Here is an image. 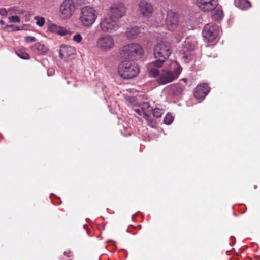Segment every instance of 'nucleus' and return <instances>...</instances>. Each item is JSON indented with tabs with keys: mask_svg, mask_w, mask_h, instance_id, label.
Masks as SVG:
<instances>
[{
	"mask_svg": "<svg viewBox=\"0 0 260 260\" xmlns=\"http://www.w3.org/2000/svg\"><path fill=\"white\" fill-rule=\"evenodd\" d=\"M157 67L150 69L149 73L151 77L157 78V82L164 85L177 79L181 72V66L175 61H170L169 69L159 70Z\"/></svg>",
	"mask_w": 260,
	"mask_h": 260,
	"instance_id": "f257e3e1",
	"label": "nucleus"
},
{
	"mask_svg": "<svg viewBox=\"0 0 260 260\" xmlns=\"http://www.w3.org/2000/svg\"><path fill=\"white\" fill-rule=\"evenodd\" d=\"M171 52V46L169 42L166 41L158 42L154 48V55L156 59L154 62V66L157 68L162 67Z\"/></svg>",
	"mask_w": 260,
	"mask_h": 260,
	"instance_id": "f03ea898",
	"label": "nucleus"
},
{
	"mask_svg": "<svg viewBox=\"0 0 260 260\" xmlns=\"http://www.w3.org/2000/svg\"><path fill=\"white\" fill-rule=\"evenodd\" d=\"M142 46L138 43H131L123 46L120 51V58L123 59L137 60L143 55Z\"/></svg>",
	"mask_w": 260,
	"mask_h": 260,
	"instance_id": "7ed1b4c3",
	"label": "nucleus"
},
{
	"mask_svg": "<svg viewBox=\"0 0 260 260\" xmlns=\"http://www.w3.org/2000/svg\"><path fill=\"white\" fill-rule=\"evenodd\" d=\"M98 17V13L94 8L85 6L80 10L79 20L83 26L90 28L95 23Z\"/></svg>",
	"mask_w": 260,
	"mask_h": 260,
	"instance_id": "20e7f679",
	"label": "nucleus"
},
{
	"mask_svg": "<svg viewBox=\"0 0 260 260\" xmlns=\"http://www.w3.org/2000/svg\"><path fill=\"white\" fill-rule=\"evenodd\" d=\"M98 27L103 32L111 33L116 31L119 26L115 19L106 14L100 18Z\"/></svg>",
	"mask_w": 260,
	"mask_h": 260,
	"instance_id": "39448f33",
	"label": "nucleus"
},
{
	"mask_svg": "<svg viewBox=\"0 0 260 260\" xmlns=\"http://www.w3.org/2000/svg\"><path fill=\"white\" fill-rule=\"evenodd\" d=\"M118 73L123 79H131L137 76L139 73V68L134 63L123 61L118 66Z\"/></svg>",
	"mask_w": 260,
	"mask_h": 260,
	"instance_id": "423d86ee",
	"label": "nucleus"
},
{
	"mask_svg": "<svg viewBox=\"0 0 260 260\" xmlns=\"http://www.w3.org/2000/svg\"><path fill=\"white\" fill-rule=\"evenodd\" d=\"M196 46V41L190 38H187L181 48L179 50V55L185 62H188L192 59L191 51Z\"/></svg>",
	"mask_w": 260,
	"mask_h": 260,
	"instance_id": "0eeeda50",
	"label": "nucleus"
},
{
	"mask_svg": "<svg viewBox=\"0 0 260 260\" xmlns=\"http://www.w3.org/2000/svg\"><path fill=\"white\" fill-rule=\"evenodd\" d=\"M114 40L112 36L107 34L101 35L96 40V46L101 51L107 52L114 46Z\"/></svg>",
	"mask_w": 260,
	"mask_h": 260,
	"instance_id": "6e6552de",
	"label": "nucleus"
},
{
	"mask_svg": "<svg viewBox=\"0 0 260 260\" xmlns=\"http://www.w3.org/2000/svg\"><path fill=\"white\" fill-rule=\"evenodd\" d=\"M76 7L72 0H64L59 6V12L63 19H69L74 14Z\"/></svg>",
	"mask_w": 260,
	"mask_h": 260,
	"instance_id": "1a4fd4ad",
	"label": "nucleus"
},
{
	"mask_svg": "<svg viewBox=\"0 0 260 260\" xmlns=\"http://www.w3.org/2000/svg\"><path fill=\"white\" fill-rule=\"evenodd\" d=\"M126 9L124 5L121 2L112 4L109 9L108 14L114 19H119L126 14Z\"/></svg>",
	"mask_w": 260,
	"mask_h": 260,
	"instance_id": "9d476101",
	"label": "nucleus"
},
{
	"mask_svg": "<svg viewBox=\"0 0 260 260\" xmlns=\"http://www.w3.org/2000/svg\"><path fill=\"white\" fill-rule=\"evenodd\" d=\"M198 8L204 12H211L219 6V0H196Z\"/></svg>",
	"mask_w": 260,
	"mask_h": 260,
	"instance_id": "9b49d317",
	"label": "nucleus"
},
{
	"mask_svg": "<svg viewBox=\"0 0 260 260\" xmlns=\"http://www.w3.org/2000/svg\"><path fill=\"white\" fill-rule=\"evenodd\" d=\"M218 34L217 26L211 23L206 24L203 28L202 35L204 39L208 42L213 41Z\"/></svg>",
	"mask_w": 260,
	"mask_h": 260,
	"instance_id": "f8f14e48",
	"label": "nucleus"
},
{
	"mask_svg": "<svg viewBox=\"0 0 260 260\" xmlns=\"http://www.w3.org/2000/svg\"><path fill=\"white\" fill-rule=\"evenodd\" d=\"M179 20L177 14L168 11L166 19V25L168 30L173 31L178 25Z\"/></svg>",
	"mask_w": 260,
	"mask_h": 260,
	"instance_id": "ddd939ff",
	"label": "nucleus"
},
{
	"mask_svg": "<svg viewBox=\"0 0 260 260\" xmlns=\"http://www.w3.org/2000/svg\"><path fill=\"white\" fill-rule=\"evenodd\" d=\"M139 11L144 17H150L153 12L152 5L146 1H141L138 6Z\"/></svg>",
	"mask_w": 260,
	"mask_h": 260,
	"instance_id": "4468645a",
	"label": "nucleus"
},
{
	"mask_svg": "<svg viewBox=\"0 0 260 260\" xmlns=\"http://www.w3.org/2000/svg\"><path fill=\"white\" fill-rule=\"evenodd\" d=\"M133 110L137 114V116H142L146 120H148V116L152 112V109L148 103L144 102L141 104L140 108L134 107Z\"/></svg>",
	"mask_w": 260,
	"mask_h": 260,
	"instance_id": "2eb2a0df",
	"label": "nucleus"
},
{
	"mask_svg": "<svg viewBox=\"0 0 260 260\" xmlns=\"http://www.w3.org/2000/svg\"><path fill=\"white\" fill-rule=\"evenodd\" d=\"M210 88L206 83L199 84L194 90V96L197 99H204L209 93Z\"/></svg>",
	"mask_w": 260,
	"mask_h": 260,
	"instance_id": "dca6fc26",
	"label": "nucleus"
},
{
	"mask_svg": "<svg viewBox=\"0 0 260 260\" xmlns=\"http://www.w3.org/2000/svg\"><path fill=\"white\" fill-rule=\"evenodd\" d=\"M59 55L63 60H66L69 57L76 54V49L71 46L62 45L60 47Z\"/></svg>",
	"mask_w": 260,
	"mask_h": 260,
	"instance_id": "f3484780",
	"label": "nucleus"
},
{
	"mask_svg": "<svg viewBox=\"0 0 260 260\" xmlns=\"http://www.w3.org/2000/svg\"><path fill=\"white\" fill-rule=\"evenodd\" d=\"M47 29L49 31L58 35L61 36H64L69 33L65 27L57 25L54 23H52L48 25Z\"/></svg>",
	"mask_w": 260,
	"mask_h": 260,
	"instance_id": "a211bd4d",
	"label": "nucleus"
},
{
	"mask_svg": "<svg viewBox=\"0 0 260 260\" xmlns=\"http://www.w3.org/2000/svg\"><path fill=\"white\" fill-rule=\"evenodd\" d=\"M31 50L35 54L42 55L47 53L48 48L45 44L37 42L31 46Z\"/></svg>",
	"mask_w": 260,
	"mask_h": 260,
	"instance_id": "6ab92c4d",
	"label": "nucleus"
},
{
	"mask_svg": "<svg viewBox=\"0 0 260 260\" xmlns=\"http://www.w3.org/2000/svg\"><path fill=\"white\" fill-rule=\"evenodd\" d=\"M141 32L140 28L137 26H130L126 30V36L129 39H134Z\"/></svg>",
	"mask_w": 260,
	"mask_h": 260,
	"instance_id": "aec40b11",
	"label": "nucleus"
},
{
	"mask_svg": "<svg viewBox=\"0 0 260 260\" xmlns=\"http://www.w3.org/2000/svg\"><path fill=\"white\" fill-rule=\"evenodd\" d=\"M212 12L213 13L212 14V17L214 20L216 21H220L223 19L224 16L223 12L219 6Z\"/></svg>",
	"mask_w": 260,
	"mask_h": 260,
	"instance_id": "412c9836",
	"label": "nucleus"
},
{
	"mask_svg": "<svg viewBox=\"0 0 260 260\" xmlns=\"http://www.w3.org/2000/svg\"><path fill=\"white\" fill-rule=\"evenodd\" d=\"M237 6L242 10L246 9L250 7V3L248 0H235Z\"/></svg>",
	"mask_w": 260,
	"mask_h": 260,
	"instance_id": "4be33fe9",
	"label": "nucleus"
},
{
	"mask_svg": "<svg viewBox=\"0 0 260 260\" xmlns=\"http://www.w3.org/2000/svg\"><path fill=\"white\" fill-rule=\"evenodd\" d=\"M16 54L21 58L23 59H30L29 55L26 52L25 49L21 48L15 51Z\"/></svg>",
	"mask_w": 260,
	"mask_h": 260,
	"instance_id": "5701e85b",
	"label": "nucleus"
},
{
	"mask_svg": "<svg viewBox=\"0 0 260 260\" xmlns=\"http://www.w3.org/2000/svg\"><path fill=\"white\" fill-rule=\"evenodd\" d=\"M34 19L36 20V23L38 26L42 27L44 25L45 20L44 17L41 16H35Z\"/></svg>",
	"mask_w": 260,
	"mask_h": 260,
	"instance_id": "b1692460",
	"label": "nucleus"
},
{
	"mask_svg": "<svg viewBox=\"0 0 260 260\" xmlns=\"http://www.w3.org/2000/svg\"><path fill=\"white\" fill-rule=\"evenodd\" d=\"M173 120V116L170 113H168L166 114L164 118V122L166 125H170L172 123Z\"/></svg>",
	"mask_w": 260,
	"mask_h": 260,
	"instance_id": "393cba45",
	"label": "nucleus"
},
{
	"mask_svg": "<svg viewBox=\"0 0 260 260\" xmlns=\"http://www.w3.org/2000/svg\"><path fill=\"white\" fill-rule=\"evenodd\" d=\"M152 112H153V116L156 117H161L164 113L162 109H160L158 108H155L153 110H152Z\"/></svg>",
	"mask_w": 260,
	"mask_h": 260,
	"instance_id": "a878e982",
	"label": "nucleus"
},
{
	"mask_svg": "<svg viewBox=\"0 0 260 260\" xmlns=\"http://www.w3.org/2000/svg\"><path fill=\"white\" fill-rule=\"evenodd\" d=\"M8 19L10 22L19 23L20 22V18L17 16L9 17Z\"/></svg>",
	"mask_w": 260,
	"mask_h": 260,
	"instance_id": "bb28decb",
	"label": "nucleus"
},
{
	"mask_svg": "<svg viewBox=\"0 0 260 260\" xmlns=\"http://www.w3.org/2000/svg\"><path fill=\"white\" fill-rule=\"evenodd\" d=\"M73 40L78 43H79L82 41V37L79 33H77L76 35H75L73 37Z\"/></svg>",
	"mask_w": 260,
	"mask_h": 260,
	"instance_id": "cd10ccee",
	"label": "nucleus"
},
{
	"mask_svg": "<svg viewBox=\"0 0 260 260\" xmlns=\"http://www.w3.org/2000/svg\"><path fill=\"white\" fill-rule=\"evenodd\" d=\"M8 11L11 12V14H23V11H21L16 8L13 7L8 9Z\"/></svg>",
	"mask_w": 260,
	"mask_h": 260,
	"instance_id": "c85d7f7f",
	"label": "nucleus"
},
{
	"mask_svg": "<svg viewBox=\"0 0 260 260\" xmlns=\"http://www.w3.org/2000/svg\"><path fill=\"white\" fill-rule=\"evenodd\" d=\"M24 41L26 43H31L36 41V38L32 36H26L24 38Z\"/></svg>",
	"mask_w": 260,
	"mask_h": 260,
	"instance_id": "c756f323",
	"label": "nucleus"
},
{
	"mask_svg": "<svg viewBox=\"0 0 260 260\" xmlns=\"http://www.w3.org/2000/svg\"><path fill=\"white\" fill-rule=\"evenodd\" d=\"M9 11L8 10H7L5 8H1L0 9V14L2 15V16H6L8 13L9 12Z\"/></svg>",
	"mask_w": 260,
	"mask_h": 260,
	"instance_id": "7c9ffc66",
	"label": "nucleus"
},
{
	"mask_svg": "<svg viewBox=\"0 0 260 260\" xmlns=\"http://www.w3.org/2000/svg\"><path fill=\"white\" fill-rule=\"evenodd\" d=\"M28 29V26L26 24H24L19 27H16L15 29L17 30H27Z\"/></svg>",
	"mask_w": 260,
	"mask_h": 260,
	"instance_id": "2f4dec72",
	"label": "nucleus"
},
{
	"mask_svg": "<svg viewBox=\"0 0 260 260\" xmlns=\"http://www.w3.org/2000/svg\"><path fill=\"white\" fill-rule=\"evenodd\" d=\"M6 27L8 28H11V31H17L15 29L16 27H19V26H15L14 25H6Z\"/></svg>",
	"mask_w": 260,
	"mask_h": 260,
	"instance_id": "473e14b6",
	"label": "nucleus"
},
{
	"mask_svg": "<svg viewBox=\"0 0 260 260\" xmlns=\"http://www.w3.org/2000/svg\"><path fill=\"white\" fill-rule=\"evenodd\" d=\"M0 24H2V25H3V24H4V21H3V20H1L0 21Z\"/></svg>",
	"mask_w": 260,
	"mask_h": 260,
	"instance_id": "72a5a7b5",
	"label": "nucleus"
},
{
	"mask_svg": "<svg viewBox=\"0 0 260 260\" xmlns=\"http://www.w3.org/2000/svg\"><path fill=\"white\" fill-rule=\"evenodd\" d=\"M64 254H65V255H67L68 256H69V255H67V252H64Z\"/></svg>",
	"mask_w": 260,
	"mask_h": 260,
	"instance_id": "f704fd0d",
	"label": "nucleus"
}]
</instances>
